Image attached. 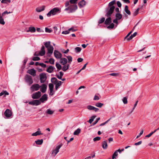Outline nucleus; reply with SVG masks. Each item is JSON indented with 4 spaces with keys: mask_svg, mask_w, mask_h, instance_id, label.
I'll return each instance as SVG.
<instances>
[{
    "mask_svg": "<svg viewBox=\"0 0 159 159\" xmlns=\"http://www.w3.org/2000/svg\"><path fill=\"white\" fill-rule=\"evenodd\" d=\"M96 117V116H92L91 117V118L88 121V122L90 124L93 121L94 119Z\"/></svg>",
    "mask_w": 159,
    "mask_h": 159,
    "instance_id": "nucleus-45",
    "label": "nucleus"
},
{
    "mask_svg": "<svg viewBox=\"0 0 159 159\" xmlns=\"http://www.w3.org/2000/svg\"><path fill=\"white\" fill-rule=\"evenodd\" d=\"M95 105L98 107H101L103 106V104L100 102H97L95 104Z\"/></svg>",
    "mask_w": 159,
    "mask_h": 159,
    "instance_id": "nucleus-41",
    "label": "nucleus"
},
{
    "mask_svg": "<svg viewBox=\"0 0 159 159\" xmlns=\"http://www.w3.org/2000/svg\"><path fill=\"white\" fill-rule=\"evenodd\" d=\"M27 72L33 76H35L36 75V70L34 69L28 70Z\"/></svg>",
    "mask_w": 159,
    "mask_h": 159,
    "instance_id": "nucleus-15",
    "label": "nucleus"
},
{
    "mask_svg": "<svg viewBox=\"0 0 159 159\" xmlns=\"http://www.w3.org/2000/svg\"><path fill=\"white\" fill-rule=\"evenodd\" d=\"M45 53V47L43 46L41 48L40 51L39 52V54L40 56H43L44 55Z\"/></svg>",
    "mask_w": 159,
    "mask_h": 159,
    "instance_id": "nucleus-19",
    "label": "nucleus"
},
{
    "mask_svg": "<svg viewBox=\"0 0 159 159\" xmlns=\"http://www.w3.org/2000/svg\"><path fill=\"white\" fill-rule=\"evenodd\" d=\"M51 81L53 83H56L57 81V79L55 77L52 78L51 80Z\"/></svg>",
    "mask_w": 159,
    "mask_h": 159,
    "instance_id": "nucleus-53",
    "label": "nucleus"
},
{
    "mask_svg": "<svg viewBox=\"0 0 159 159\" xmlns=\"http://www.w3.org/2000/svg\"><path fill=\"white\" fill-rule=\"evenodd\" d=\"M25 79L26 82L29 85L32 84L33 83L32 77L29 75H25Z\"/></svg>",
    "mask_w": 159,
    "mask_h": 159,
    "instance_id": "nucleus-6",
    "label": "nucleus"
},
{
    "mask_svg": "<svg viewBox=\"0 0 159 159\" xmlns=\"http://www.w3.org/2000/svg\"><path fill=\"white\" fill-rule=\"evenodd\" d=\"M81 130L80 129L78 128L76 130H75L74 133L73 134L74 135H78L80 133Z\"/></svg>",
    "mask_w": 159,
    "mask_h": 159,
    "instance_id": "nucleus-35",
    "label": "nucleus"
},
{
    "mask_svg": "<svg viewBox=\"0 0 159 159\" xmlns=\"http://www.w3.org/2000/svg\"><path fill=\"white\" fill-rule=\"evenodd\" d=\"M41 103L39 100H35L29 102V104L33 106H38Z\"/></svg>",
    "mask_w": 159,
    "mask_h": 159,
    "instance_id": "nucleus-11",
    "label": "nucleus"
},
{
    "mask_svg": "<svg viewBox=\"0 0 159 159\" xmlns=\"http://www.w3.org/2000/svg\"><path fill=\"white\" fill-rule=\"evenodd\" d=\"M137 33L136 32H134L133 34H131L127 39V40H129L131 39L133 37H135L137 35Z\"/></svg>",
    "mask_w": 159,
    "mask_h": 159,
    "instance_id": "nucleus-32",
    "label": "nucleus"
},
{
    "mask_svg": "<svg viewBox=\"0 0 159 159\" xmlns=\"http://www.w3.org/2000/svg\"><path fill=\"white\" fill-rule=\"evenodd\" d=\"M47 100V96L46 94H43L40 99V101L43 102Z\"/></svg>",
    "mask_w": 159,
    "mask_h": 159,
    "instance_id": "nucleus-18",
    "label": "nucleus"
},
{
    "mask_svg": "<svg viewBox=\"0 0 159 159\" xmlns=\"http://www.w3.org/2000/svg\"><path fill=\"white\" fill-rule=\"evenodd\" d=\"M11 2V0H2L1 2L2 3L8 4Z\"/></svg>",
    "mask_w": 159,
    "mask_h": 159,
    "instance_id": "nucleus-37",
    "label": "nucleus"
},
{
    "mask_svg": "<svg viewBox=\"0 0 159 159\" xmlns=\"http://www.w3.org/2000/svg\"><path fill=\"white\" fill-rule=\"evenodd\" d=\"M100 120V118L99 117L97 118L96 120V121L93 123V125H95V124H96L97 122H98V121Z\"/></svg>",
    "mask_w": 159,
    "mask_h": 159,
    "instance_id": "nucleus-54",
    "label": "nucleus"
},
{
    "mask_svg": "<svg viewBox=\"0 0 159 159\" xmlns=\"http://www.w3.org/2000/svg\"><path fill=\"white\" fill-rule=\"evenodd\" d=\"M67 60L66 58L64 57H62L60 58V63L62 65H65L67 63Z\"/></svg>",
    "mask_w": 159,
    "mask_h": 159,
    "instance_id": "nucleus-17",
    "label": "nucleus"
},
{
    "mask_svg": "<svg viewBox=\"0 0 159 159\" xmlns=\"http://www.w3.org/2000/svg\"><path fill=\"white\" fill-rule=\"evenodd\" d=\"M125 11L128 15H130L131 14V12L128 9V7L127 6H125L124 9Z\"/></svg>",
    "mask_w": 159,
    "mask_h": 159,
    "instance_id": "nucleus-29",
    "label": "nucleus"
},
{
    "mask_svg": "<svg viewBox=\"0 0 159 159\" xmlns=\"http://www.w3.org/2000/svg\"><path fill=\"white\" fill-rule=\"evenodd\" d=\"M78 0H70L69 1H66L65 3V7H68L70 4H76Z\"/></svg>",
    "mask_w": 159,
    "mask_h": 159,
    "instance_id": "nucleus-9",
    "label": "nucleus"
},
{
    "mask_svg": "<svg viewBox=\"0 0 159 159\" xmlns=\"http://www.w3.org/2000/svg\"><path fill=\"white\" fill-rule=\"evenodd\" d=\"M143 129H142L141 131L139 133V134L136 137V139L138 138L141 135H142L143 133Z\"/></svg>",
    "mask_w": 159,
    "mask_h": 159,
    "instance_id": "nucleus-55",
    "label": "nucleus"
},
{
    "mask_svg": "<svg viewBox=\"0 0 159 159\" xmlns=\"http://www.w3.org/2000/svg\"><path fill=\"white\" fill-rule=\"evenodd\" d=\"M75 51L77 53L81 51V48H80L77 47L75 48Z\"/></svg>",
    "mask_w": 159,
    "mask_h": 159,
    "instance_id": "nucleus-46",
    "label": "nucleus"
},
{
    "mask_svg": "<svg viewBox=\"0 0 159 159\" xmlns=\"http://www.w3.org/2000/svg\"><path fill=\"white\" fill-rule=\"evenodd\" d=\"M54 55L55 57L57 59L61 58L62 57L61 54L57 50H55L54 52Z\"/></svg>",
    "mask_w": 159,
    "mask_h": 159,
    "instance_id": "nucleus-13",
    "label": "nucleus"
},
{
    "mask_svg": "<svg viewBox=\"0 0 159 159\" xmlns=\"http://www.w3.org/2000/svg\"><path fill=\"white\" fill-rule=\"evenodd\" d=\"M39 66H41L43 68H45L46 67V64H44L43 63H40Z\"/></svg>",
    "mask_w": 159,
    "mask_h": 159,
    "instance_id": "nucleus-62",
    "label": "nucleus"
},
{
    "mask_svg": "<svg viewBox=\"0 0 159 159\" xmlns=\"http://www.w3.org/2000/svg\"><path fill=\"white\" fill-rule=\"evenodd\" d=\"M85 4V2L84 0H82L78 3V5L80 7H83Z\"/></svg>",
    "mask_w": 159,
    "mask_h": 159,
    "instance_id": "nucleus-20",
    "label": "nucleus"
},
{
    "mask_svg": "<svg viewBox=\"0 0 159 159\" xmlns=\"http://www.w3.org/2000/svg\"><path fill=\"white\" fill-rule=\"evenodd\" d=\"M114 24L113 23H112L107 27V28L108 29H112L114 27Z\"/></svg>",
    "mask_w": 159,
    "mask_h": 159,
    "instance_id": "nucleus-47",
    "label": "nucleus"
},
{
    "mask_svg": "<svg viewBox=\"0 0 159 159\" xmlns=\"http://www.w3.org/2000/svg\"><path fill=\"white\" fill-rule=\"evenodd\" d=\"M45 7V6H43L42 7L37 8L36 11L38 12H40L44 10Z\"/></svg>",
    "mask_w": 159,
    "mask_h": 159,
    "instance_id": "nucleus-23",
    "label": "nucleus"
},
{
    "mask_svg": "<svg viewBox=\"0 0 159 159\" xmlns=\"http://www.w3.org/2000/svg\"><path fill=\"white\" fill-rule=\"evenodd\" d=\"M48 86L49 90H53V85L52 84H49Z\"/></svg>",
    "mask_w": 159,
    "mask_h": 159,
    "instance_id": "nucleus-51",
    "label": "nucleus"
},
{
    "mask_svg": "<svg viewBox=\"0 0 159 159\" xmlns=\"http://www.w3.org/2000/svg\"><path fill=\"white\" fill-rule=\"evenodd\" d=\"M101 139V138L100 137H96L95 138H94L93 139V140L94 141H98V140H99L100 139Z\"/></svg>",
    "mask_w": 159,
    "mask_h": 159,
    "instance_id": "nucleus-57",
    "label": "nucleus"
},
{
    "mask_svg": "<svg viewBox=\"0 0 159 159\" xmlns=\"http://www.w3.org/2000/svg\"><path fill=\"white\" fill-rule=\"evenodd\" d=\"M43 142V139H38L36 141H35L36 143L38 145H41L42 144Z\"/></svg>",
    "mask_w": 159,
    "mask_h": 159,
    "instance_id": "nucleus-31",
    "label": "nucleus"
},
{
    "mask_svg": "<svg viewBox=\"0 0 159 159\" xmlns=\"http://www.w3.org/2000/svg\"><path fill=\"white\" fill-rule=\"evenodd\" d=\"M118 152L116 150L113 154L112 156V159H114L118 155Z\"/></svg>",
    "mask_w": 159,
    "mask_h": 159,
    "instance_id": "nucleus-40",
    "label": "nucleus"
},
{
    "mask_svg": "<svg viewBox=\"0 0 159 159\" xmlns=\"http://www.w3.org/2000/svg\"><path fill=\"white\" fill-rule=\"evenodd\" d=\"M69 65H64L62 68V70L63 71H65L67 70L69 68Z\"/></svg>",
    "mask_w": 159,
    "mask_h": 159,
    "instance_id": "nucleus-33",
    "label": "nucleus"
},
{
    "mask_svg": "<svg viewBox=\"0 0 159 159\" xmlns=\"http://www.w3.org/2000/svg\"><path fill=\"white\" fill-rule=\"evenodd\" d=\"M139 8L135 9L132 13L133 16H137L139 13Z\"/></svg>",
    "mask_w": 159,
    "mask_h": 159,
    "instance_id": "nucleus-26",
    "label": "nucleus"
},
{
    "mask_svg": "<svg viewBox=\"0 0 159 159\" xmlns=\"http://www.w3.org/2000/svg\"><path fill=\"white\" fill-rule=\"evenodd\" d=\"M99 99V97L98 96L95 95L94 97L93 100H98Z\"/></svg>",
    "mask_w": 159,
    "mask_h": 159,
    "instance_id": "nucleus-64",
    "label": "nucleus"
},
{
    "mask_svg": "<svg viewBox=\"0 0 159 159\" xmlns=\"http://www.w3.org/2000/svg\"><path fill=\"white\" fill-rule=\"evenodd\" d=\"M32 60L34 61H39L40 60V58L39 57H34L33 58Z\"/></svg>",
    "mask_w": 159,
    "mask_h": 159,
    "instance_id": "nucleus-48",
    "label": "nucleus"
},
{
    "mask_svg": "<svg viewBox=\"0 0 159 159\" xmlns=\"http://www.w3.org/2000/svg\"><path fill=\"white\" fill-rule=\"evenodd\" d=\"M123 102L125 104H126L127 103V99L126 97H124L122 99Z\"/></svg>",
    "mask_w": 159,
    "mask_h": 159,
    "instance_id": "nucleus-50",
    "label": "nucleus"
},
{
    "mask_svg": "<svg viewBox=\"0 0 159 159\" xmlns=\"http://www.w3.org/2000/svg\"><path fill=\"white\" fill-rule=\"evenodd\" d=\"M62 145V143H61L59 145H57L56 146L55 148L52 150L51 153L53 157L55 156L56 154L59 152V150Z\"/></svg>",
    "mask_w": 159,
    "mask_h": 159,
    "instance_id": "nucleus-3",
    "label": "nucleus"
},
{
    "mask_svg": "<svg viewBox=\"0 0 159 159\" xmlns=\"http://www.w3.org/2000/svg\"><path fill=\"white\" fill-rule=\"evenodd\" d=\"M47 88V85L45 84H42L40 86V91L43 93H44L46 92Z\"/></svg>",
    "mask_w": 159,
    "mask_h": 159,
    "instance_id": "nucleus-16",
    "label": "nucleus"
},
{
    "mask_svg": "<svg viewBox=\"0 0 159 159\" xmlns=\"http://www.w3.org/2000/svg\"><path fill=\"white\" fill-rule=\"evenodd\" d=\"M65 9V11H68L69 13L73 12L77 9L78 7L76 4H70L67 7H66Z\"/></svg>",
    "mask_w": 159,
    "mask_h": 159,
    "instance_id": "nucleus-2",
    "label": "nucleus"
},
{
    "mask_svg": "<svg viewBox=\"0 0 159 159\" xmlns=\"http://www.w3.org/2000/svg\"><path fill=\"white\" fill-rule=\"evenodd\" d=\"M27 60H28V59L27 58H25V59L24 60V61H23V65L22 66V68L23 69H24L25 68V65L26 64V63L27 62Z\"/></svg>",
    "mask_w": 159,
    "mask_h": 159,
    "instance_id": "nucleus-38",
    "label": "nucleus"
},
{
    "mask_svg": "<svg viewBox=\"0 0 159 159\" xmlns=\"http://www.w3.org/2000/svg\"><path fill=\"white\" fill-rule=\"evenodd\" d=\"M62 82L61 81H59L55 85V89L56 90H57L59 87L61 85Z\"/></svg>",
    "mask_w": 159,
    "mask_h": 159,
    "instance_id": "nucleus-34",
    "label": "nucleus"
},
{
    "mask_svg": "<svg viewBox=\"0 0 159 159\" xmlns=\"http://www.w3.org/2000/svg\"><path fill=\"white\" fill-rule=\"evenodd\" d=\"M0 24L4 25L5 24V22L2 18V16H0Z\"/></svg>",
    "mask_w": 159,
    "mask_h": 159,
    "instance_id": "nucleus-39",
    "label": "nucleus"
},
{
    "mask_svg": "<svg viewBox=\"0 0 159 159\" xmlns=\"http://www.w3.org/2000/svg\"><path fill=\"white\" fill-rule=\"evenodd\" d=\"M43 134V133H41V132L40 131H37L33 133L31 135L32 136H37L38 135H42Z\"/></svg>",
    "mask_w": 159,
    "mask_h": 159,
    "instance_id": "nucleus-21",
    "label": "nucleus"
},
{
    "mask_svg": "<svg viewBox=\"0 0 159 159\" xmlns=\"http://www.w3.org/2000/svg\"><path fill=\"white\" fill-rule=\"evenodd\" d=\"M44 44L45 47L47 48L48 50L47 54L48 55L49 54L50 55H51L53 52V47L51 45V42L50 41H48L44 42Z\"/></svg>",
    "mask_w": 159,
    "mask_h": 159,
    "instance_id": "nucleus-1",
    "label": "nucleus"
},
{
    "mask_svg": "<svg viewBox=\"0 0 159 159\" xmlns=\"http://www.w3.org/2000/svg\"><path fill=\"white\" fill-rule=\"evenodd\" d=\"M56 66L57 68L59 70H61L62 68L61 66L57 63H56Z\"/></svg>",
    "mask_w": 159,
    "mask_h": 159,
    "instance_id": "nucleus-43",
    "label": "nucleus"
},
{
    "mask_svg": "<svg viewBox=\"0 0 159 159\" xmlns=\"http://www.w3.org/2000/svg\"><path fill=\"white\" fill-rule=\"evenodd\" d=\"M69 31L68 30H66V31H63L62 32V34H68L69 33Z\"/></svg>",
    "mask_w": 159,
    "mask_h": 159,
    "instance_id": "nucleus-59",
    "label": "nucleus"
},
{
    "mask_svg": "<svg viewBox=\"0 0 159 159\" xmlns=\"http://www.w3.org/2000/svg\"><path fill=\"white\" fill-rule=\"evenodd\" d=\"M54 69V67H53L52 66H50L47 69V71L49 73H52Z\"/></svg>",
    "mask_w": 159,
    "mask_h": 159,
    "instance_id": "nucleus-28",
    "label": "nucleus"
},
{
    "mask_svg": "<svg viewBox=\"0 0 159 159\" xmlns=\"http://www.w3.org/2000/svg\"><path fill=\"white\" fill-rule=\"evenodd\" d=\"M49 62L52 64H54V60L53 59L51 58L49 59Z\"/></svg>",
    "mask_w": 159,
    "mask_h": 159,
    "instance_id": "nucleus-49",
    "label": "nucleus"
},
{
    "mask_svg": "<svg viewBox=\"0 0 159 159\" xmlns=\"http://www.w3.org/2000/svg\"><path fill=\"white\" fill-rule=\"evenodd\" d=\"M36 31L35 28L34 27H30L29 28V29L27 30V32H30L31 33H34Z\"/></svg>",
    "mask_w": 159,
    "mask_h": 159,
    "instance_id": "nucleus-22",
    "label": "nucleus"
},
{
    "mask_svg": "<svg viewBox=\"0 0 159 159\" xmlns=\"http://www.w3.org/2000/svg\"><path fill=\"white\" fill-rule=\"evenodd\" d=\"M4 95L3 97H5L6 95H8L9 93L6 91H3L0 93V96Z\"/></svg>",
    "mask_w": 159,
    "mask_h": 159,
    "instance_id": "nucleus-30",
    "label": "nucleus"
},
{
    "mask_svg": "<svg viewBox=\"0 0 159 159\" xmlns=\"http://www.w3.org/2000/svg\"><path fill=\"white\" fill-rule=\"evenodd\" d=\"M109 9L107 12L106 16L107 17H110L113 13L115 8V6L108 7Z\"/></svg>",
    "mask_w": 159,
    "mask_h": 159,
    "instance_id": "nucleus-7",
    "label": "nucleus"
},
{
    "mask_svg": "<svg viewBox=\"0 0 159 159\" xmlns=\"http://www.w3.org/2000/svg\"><path fill=\"white\" fill-rule=\"evenodd\" d=\"M116 1L115 0H114L109 2L108 4V7H111L112 6H114V5L115 4Z\"/></svg>",
    "mask_w": 159,
    "mask_h": 159,
    "instance_id": "nucleus-36",
    "label": "nucleus"
},
{
    "mask_svg": "<svg viewBox=\"0 0 159 159\" xmlns=\"http://www.w3.org/2000/svg\"><path fill=\"white\" fill-rule=\"evenodd\" d=\"M132 32V31H130L129 33L125 37V39H126L127 40V39L129 38V36L130 35V34Z\"/></svg>",
    "mask_w": 159,
    "mask_h": 159,
    "instance_id": "nucleus-61",
    "label": "nucleus"
},
{
    "mask_svg": "<svg viewBox=\"0 0 159 159\" xmlns=\"http://www.w3.org/2000/svg\"><path fill=\"white\" fill-rule=\"evenodd\" d=\"M4 114L5 116L7 118L11 117L12 115L11 112L9 109H7Z\"/></svg>",
    "mask_w": 159,
    "mask_h": 159,
    "instance_id": "nucleus-14",
    "label": "nucleus"
},
{
    "mask_svg": "<svg viewBox=\"0 0 159 159\" xmlns=\"http://www.w3.org/2000/svg\"><path fill=\"white\" fill-rule=\"evenodd\" d=\"M109 75L114 76H116L118 75V74L117 73H112L110 74Z\"/></svg>",
    "mask_w": 159,
    "mask_h": 159,
    "instance_id": "nucleus-58",
    "label": "nucleus"
},
{
    "mask_svg": "<svg viewBox=\"0 0 159 159\" xmlns=\"http://www.w3.org/2000/svg\"><path fill=\"white\" fill-rule=\"evenodd\" d=\"M66 57L68 60V63L69 64H70L72 61V57L71 56H67Z\"/></svg>",
    "mask_w": 159,
    "mask_h": 159,
    "instance_id": "nucleus-42",
    "label": "nucleus"
},
{
    "mask_svg": "<svg viewBox=\"0 0 159 159\" xmlns=\"http://www.w3.org/2000/svg\"><path fill=\"white\" fill-rule=\"evenodd\" d=\"M102 147L104 149H106L107 147V144L106 141H104L102 142Z\"/></svg>",
    "mask_w": 159,
    "mask_h": 159,
    "instance_id": "nucleus-25",
    "label": "nucleus"
},
{
    "mask_svg": "<svg viewBox=\"0 0 159 159\" xmlns=\"http://www.w3.org/2000/svg\"><path fill=\"white\" fill-rule=\"evenodd\" d=\"M45 31L46 32L50 33L52 32V30L47 28H46L45 29Z\"/></svg>",
    "mask_w": 159,
    "mask_h": 159,
    "instance_id": "nucleus-56",
    "label": "nucleus"
},
{
    "mask_svg": "<svg viewBox=\"0 0 159 159\" xmlns=\"http://www.w3.org/2000/svg\"><path fill=\"white\" fill-rule=\"evenodd\" d=\"M11 13V12H7V11H4L3 13H2V15L1 16H3L5 14H8L10 13Z\"/></svg>",
    "mask_w": 159,
    "mask_h": 159,
    "instance_id": "nucleus-60",
    "label": "nucleus"
},
{
    "mask_svg": "<svg viewBox=\"0 0 159 159\" xmlns=\"http://www.w3.org/2000/svg\"><path fill=\"white\" fill-rule=\"evenodd\" d=\"M105 19L104 17L102 18L100 20L98 21L99 24H101L104 22L105 21Z\"/></svg>",
    "mask_w": 159,
    "mask_h": 159,
    "instance_id": "nucleus-52",
    "label": "nucleus"
},
{
    "mask_svg": "<svg viewBox=\"0 0 159 159\" xmlns=\"http://www.w3.org/2000/svg\"><path fill=\"white\" fill-rule=\"evenodd\" d=\"M54 112V111L51 110L50 109H48L46 111L45 113L46 114L51 115Z\"/></svg>",
    "mask_w": 159,
    "mask_h": 159,
    "instance_id": "nucleus-27",
    "label": "nucleus"
},
{
    "mask_svg": "<svg viewBox=\"0 0 159 159\" xmlns=\"http://www.w3.org/2000/svg\"><path fill=\"white\" fill-rule=\"evenodd\" d=\"M122 15L120 13H116L115 15L116 18L113 21V22L116 24V26L117 27L118 25V20H120L122 18Z\"/></svg>",
    "mask_w": 159,
    "mask_h": 159,
    "instance_id": "nucleus-4",
    "label": "nucleus"
},
{
    "mask_svg": "<svg viewBox=\"0 0 159 159\" xmlns=\"http://www.w3.org/2000/svg\"><path fill=\"white\" fill-rule=\"evenodd\" d=\"M41 96V92L40 91H38L33 93L32 95V98L34 99H38Z\"/></svg>",
    "mask_w": 159,
    "mask_h": 159,
    "instance_id": "nucleus-8",
    "label": "nucleus"
},
{
    "mask_svg": "<svg viewBox=\"0 0 159 159\" xmlns=\"http://www.w3.org/2000/svg\"><path fill=\"white\" fill-rule=\"evenodd\" d=\"M40 82L41 83H43L46 81L47 79L46 74L44 73L40 74L39 75Z\"/></svg>",
    "mask_w": 159,
    "mask_h": 159,
    "instance_id": "nucleus-10",
    "label": "nucleus"
},
{
    "mask_svg": "<svg viewBox=\"0 0 159 159\" xmlns=\"http://www.w3.org/2000/svg\"><path fill=\"white\" fill-rule=\"evenodd\" d=\"M68 30L70 32V31H71L72 32H74L76 31V30L74 29V28L72 27L70 29H69Z\"/></svg>",
    "mask_w": 159,
    "mask_h": 159,
    "instance_id": "nucleus-63",
    "label": "nucleus"
},
{
    "mask_svg": "<svg viewBox=\"0 0 159 159\" xmlns=\"http://www.w3.org/2000/svg\"><path fill=\"white\" fill-rule=\"evenodd\" d=\"M60 12V9L58 8H54L50 11V12H52V14L53 15L59 13Z\"/></svg>",
    "mask_w": 159,
    "mask_h": 159,
    "instance_id": "nucleus-12",
    "label": "nucleus"
},
{
    "mask_svg": "<svg viewBox=\"0 0 159 159\" xmlns=\"http://www.w3.org/2000/svg\"><path fill=\"white\" fill-rule=\"evenodd\" d=\"M108 18H107L105 21V24L106 25H109L111 22V19L110 16L108 17Z\"/></svg>",
    "mask_w": 159,
    "mask_h": 159,
    "instance_id": "nucleus-24",
    "label": "nucleus"
},
{
    "mask_svg": "<svg viewBox=\"0 0 159 159\" xmlns=\"http://www.w3.org/2000/svg\"><path fill=\"white\" fill-rule=\"evenodd\" d=\"M93 106L91 105H88L87 107V109L89 110H93L94 108Z\"/></svg>",
    "mask_w": 159,
    "mask_h": 159,
    "instance_id": "nucleus-44",
    "label": "nucleus"
},
{
    "mask_svg": "<svg viewBox=\"0 0 159 159\" xmlns=\"http://www.w3.org/2000/svg\"><path fill=\"white\" fill-rule=\"evenodd\" d=\"M40 88V86L38 84H32L30 88L32 92L38 90Z\"/></svg>",
    "mask_w": 159,
    "mask_h": 159,
    "instance_id": "nucleus-5",
    "label": "nucleus"
}]
</instances>
